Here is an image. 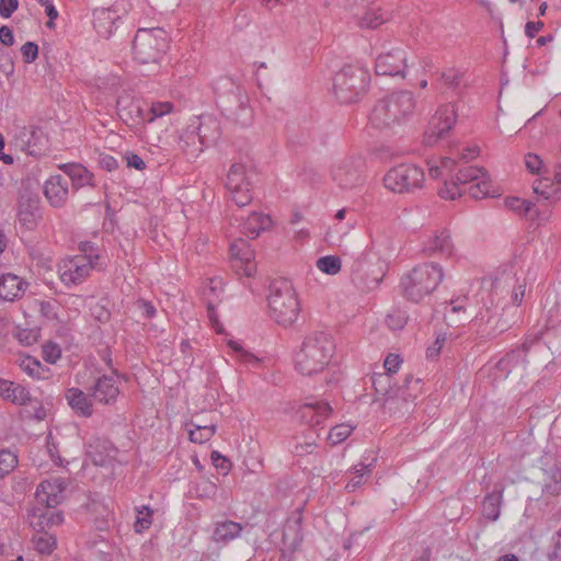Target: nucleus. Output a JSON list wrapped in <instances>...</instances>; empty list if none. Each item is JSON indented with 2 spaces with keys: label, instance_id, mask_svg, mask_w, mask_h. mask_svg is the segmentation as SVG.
Here are the masks:
<instances>
[{
  "label": "nucleus",
  "instance_id": "obj_12",
  "mask_svg": "<svg viewBox=\"0 0 561 561\" xmlns=\"http://www.w3.org/2000/svg\"><path fill=\"white\" fill-rule=\"evenodd\" d=\"M92 270L94 268L88 259L75 255L62 259L57 266L59 279L69 288L85 282Z\"/></svg>",
  "mask_w": 561,
  "mask_h": 561
},
{
  "label": "nucleus",
  "instance_id": "obj_28",
  "mask_svg": "<svg viewBox=\"0 0 561 561\" xmlns=\"http://www.w3.org/2000/svg\"><path fill=\"white\" fill-rule=\"evenodd\" d=\"M116 8L117 5H114L113 8H101L94 11L93 24L102 36L108 37L116 28V22L121 19Z\"/></svg>",
  "mask_w": 561,
  "mask_h": 561
},
{
  "label": "nucleus",
  "instance_id": "obj_23",
  "mask_svg": "<svg viewBox=\"0 0 561 561\" xmlns=\"http://www.w3.org/2000/svg\"><path fill=\"white\" fill-rule=\"evenodd\" d=\"M66 178L71 181V188L77 192L85 186L95 187L94 174L81 163L68 162L58 164Z\"/></svg>",
  "mask_w": 561,
  "mask_h": 561
},
{
  "label": "nucleus",
  "instance_id": "obj_59",
  "mask_svg": "<svg viewBox=\"0 0 561 561\" xmlns=\"http://www.w3.org/2000/svg\"><path fill=\"white\" fill-rule=\"evenodd\" d=\"M317 448L318 445L314 439H306L302 443H296L291 449V453L295 456L302 457L314 454Z\"/></svg>",
  "mask_w": 561,
  "mask_h": 561
},
{
  "label": "nucleus",
  "instance_id": "obj_16",
  "mask_svg": "<svg viewBox=\"0 0 561 561\" xmlns=\"http://www.w3.org/2000/svg\"><path fill=\"white\" fill-rule=\"evenodd\" d=\"M362 167L360 158H345L333 167L332 178L341 188H352L362 181Z\"/></svg>",
  "mask_w": 561,
  "mask_h": 561
},
{
  "label": "nucleus",
  "instance_id": "obj_5",
  "mask_svg": "<svg viewBox=\"0 0 561 561\" xmlns=\"http://www.w3.org/2000/svg\"><path fill=\"white\" fill-rule=\"evenodd\" d=\"M415 108L414 95L410 91H396L379 100L369 116L376 128H387L410 116Z\"/></svg>",
  "mask_w": 561,
  "mask_h": 561
},
{
  "label": "nucleus",
  "instance_id": "obj_36",
  "mask_svg": "<svg viewBox=\"0 0 561 561\" xmlns=\"http://www.w3.org/2000/svg\"><path fill=\"white\" fill-rule=\"evenodd\" d=\"M374 462L375 459H373L369 463L360 462L350 469V473L353 474V477L347 481L345 485V490L348 493L355 492L369 480L373 473Z\"/></svg>",
  "mask_w": 561,
  "mask_h": 561
},
{
  "label": "nucleus",
  "instance_id": "obj_52",
  "mask_svg": "<svg viewBox=\"0 0 561 561\" xmlns=\"http://www.w3.org/2000/svg\"><path fill=\"white\" fill-rule=\"evenodd\" d=\"M353 432V427L348 424H339L331 427L328 434V440L332 446L343 443L350 437Z\"/></svg>",
  "mask_w": 561,
  "mask_h": 561
},
{
  "label": "nucleus",
  "instance_id": "obj_2",
  "mask_svg": "<svg viewBox=\"0 0 561 561\" xmlns=\"http://www.w3.org/2000/svg\"><path fill=\"white\" fill-rule=\"evenodd\" d=\"M116 110L118 117L126 126L139 130L147 124H152L158 118L171 114L174 111V104L169 101H157L146 107L141 100L129 93H123L117 98Z\"/></svg>",
  "mask_w": 561,
  "mask_h": 561
},
{
  "label": "nucleus",
  "instance_id": "obj_61",
  "mask_svg": "<svg viewBox=\"0 0 561 561\" xmlns=\"http://www.w3.org/2000/svg\"><path fill=\"white\" fill-rule=\"evenodd\" d=\"M21 53H22L24 62L32 64L38 57V46L34 42H26L21 47Z\"/></svg>",
  "mask_w": 561,
  "mask_h": 561
},
{
  "label": "nucleus",
  "instance_id": "obj_47",
  "mask_svg": "<svg viewBox=\"0 0 561 561\" xmlns=\"http://www.w3.org/2000/svg\"><path fill=\"white\" fill-rule=\"evenodd\" d=\"M194 428L188 431L190 440L197 444L208 442L216 433L215 425H197L193 424Z\"/></svg>",
  "mask_w": 561,
  "mask_h": 561
},
{
  "label": "nucleus",
  "instance_id": "obj_62",
  "mask_svg": "<svg viewBox=\"0 0 561 561\" xmlns=\"http://www.w3.org/2000/svg\"><path fill=\"white\" fill-rule=\"evenodd\" d=\"M124 159L126 161L127 168L129 169H136L138 171H144L146 169V162L144 159L134 151H127L124 156Z\"/></svg>",
  "mask_w": 561,
  "mask_h": 561
},
{
  "label": "nucleus",
  "instance_id": "obj_44",
  "mask_svg": "<svg viewBox=\"0 0 561 561\" xmlns=\"http://www.w3.org/2000/svg\"><path fill=\"white\" fill-rule=\"evenodd\" d=\"M245 168L241 163H233L227 174L226 187L228 191H236L239 186L249 182L244 178Z\"/></svg>",
  "mask_w": 561,
  "mask_h": 561
},
{
  "label": "nucleus",
  "instance_id": "obj_58",
  "mask_svg": "<svg viewBox=\"0 0 561 561\" xmlns=\"http://www.w3.org/2000/svg\"><path fill=\"white\" fill-rule=\"evenodd\" d=\"M43 358L49 364H55L61 356V350L58 344L47 342L42 348Z\"/></svg>",
  "mask_w": 561,
  "mask_h": 561
},
{
  "label": "nucleus",
  "instance_id": "obj_6",
  "mask_svg": "<svg viewBox=\"0 0 561 561\" xmlns=\"http://www.w3.org/2000/svg\"><path fill=\"white\" fill-rule=\"evenodd\" d=\"M443 279L444 272L439 264L423 263L401 277L400 287L408 300L417 304L436 290Z\"/></svg>",
  "mask_w": 561,
  "mask_h": 561
},
{
  "label": "nucleus",
  "instance_id": "obj_53",
  "mask_svg": "<svg viewBox=\"0 0 561 561\" xmlns=\"http://www.w3.org/2000/svg\"><path fill=\"white\" fill-rule=\"evenodd\" d=\"M505 206L519 215H527L533 206V203L519 197L511 196L505 198Z\"/></svg>",
  "mask_w": 561,
  "mask_h": 561
},
{
  "label": "nucleus",
  "instance_id": "obj_34",
  "mask_svg": "<svg viewBox=\"0 0 561 561\" xmlns=\"http://www.w3.org/2000/svg\"><path fill=\"white\" fill-rule=\"evenodd\" d=\"M503 486L495 485V489L484 496L481 505V513L485 519L491 522L499 519L503 502Z\"/></svg>",
  "mask_w": 561,
  "mask_h": 561
},
{
  "label": "nucleus",
  "instance_id": "obj_35",
  "mask_svg": "<svg viewBox=\"0 0 561 561\" xmlns=\"http://www.w3.org/2000/svg\"><path fill=\"white\" fill-rule=\"evenodd\" d=\"M19 407H21L20 417L22 420L41 422L47 416L42 399L33 397L30 390L27 391V399H25L24 403L19 404Z\"/></svg>",
  "mask_w": 561,
  "mask_h": 561
},
{
  "label": "nucleus",
  "instance_id": "obj_46",
  "mask_svg": "<svg viewBox=\"0 0 561 561\" xmlns=\"http://www.w3.org/2000/svg\"><path fill=\"white\" fill-rule=\"evenodd\" d=\"M491 188L492 184L489 180L488 174L485 173L484 178H481L480 180L470 184L467 188V192L472 198L481 199L489 196H493Z\"/></svg>",
  "mask_w": 561,
  "mask_h": 561
},
{
  "label": "nucleus",
  "instance_id": "obj_24",
  "mask_svg": "<svg viewBox=\"0 0 561 561\" xmlns=\"http://www.w3.org/2000/svg\"><path fill=\"white\" fill-rule=\"evenodd\" d=\"M333 409L328 402L317 401L305 403L297 410L299 420L311 427L320 426L327 420Z\"/></svg>",
  "mask_w": 561,
  "mask_h": 561
},
{
  "label": "nucleus",
  "instance_id": "obj_33",
  "mask_svg": "<svg viewBox=\"0 0 561 561\" xmlns=\"http://www.w3.org/2000/svg\"><path fill=\"white\" fill-rule=\"evenodd\" d=\"M28 389L15 381L0 378V398L5 402L19 405L27 399Z\"/></svg>",
  "mask_w": 561,
  "mask_h": 561
},
{
  "label": "nucleus",
  "instance_id": "obj_10",
  "mask_svg": "<svg viewBox=\"0 0 561 561\" xmlns=\"http://www.w3.org/2000/svg\"><path fill=\"white\" fill-rule=\"evenodd\" d=\"M352 282L363 290L377 288L385 275L382 263L378 257L362 253L350 266Z\"/></svg>",
  "mask_w": 561,
  "mask_h": 561
},
{
  "label": "nucleus",
  "instance_id": "obj_8",
  "mask_svg": "<svg viewBox=\"0 0 561 561\" xmlns=\"http://www.w3.org/2000/svg\"><path fill=\"white\" fill-rule=\"evenodd\" d=\"M169 48L163 28H140L133 41L134 58L140 64L158 62Z\"/></svg>",
  "mask_w": 561,
  "mask_h": 561
},
{
  "label": "nucleus",
  "instance_id": "obj_1",
  "mask_svg": "<svg viewBox=\"0 0 561 561\" xmlns=\"http://www.w3.org/2000/svg\"><path fill=\"white\" fill-rule=\"evenodd\" d=\"M217 107L229 121L241 127L253 122V110L249 104L247 91L231 77H220L214 82Z\"/></svg>",
  "mask_w": 561,
  "mask_h": 561
},
{
  "label": "nucleus",
  "instance_id": "obj_49",
  "mask_svg": "<svg viewBox=\"0 0 561 561\" xmlns=\"http://www.w3.org/2000/svg\"><path fill=\"white\" fill-rule=\"evenodd\" d=\"M316 265L324 274L336 275L341 271L342 262L336 255H325L319 257Z\"/></svg>",
  "mask_w": 561,
  "mask_h": 561
},
{
  "label": "nucleus",
  "instance_id": "obj_32",
  "mask_svg": "<svg viewBox=\"0 0 561 561\" xmlns=\"http://www.w3.org/2000/svg\"><path fill=\"white\" fill-rule=\"evenodd\" d=\"M423 252L426 255H434L439 253L444 256H450L454 252V244L451 242L449 231L443 229L434 237L430 238L428 241L424 244Z\"/></svg>",
  "mask_w": 561,
  "mask_h": 561
},
{
  "label": "nucleus",
  "instance_id": "obj_51",
  "mask_svg": "<svg viewBox=\"0 0 561 561\" xmlns=\"http://www.w3.org/2000/svg\"><path fill=\"white\" fill-rule=\"evenodd\" d=\"M78 250L80 253L77 254L76 256H84L85 259H88L92 263L93 268L100 267V250L95 243L91 241H82L78 244Z\"/></svg>",
  "mask_w": 561,
  "mask_h": 561
},
{
  "label": "nucleus",
  "instance_id": "obj_29",
  "mask_svg": "<svg viewBox=\"0 0 561 561\" xmlns=\"http://www.w3.org/2000/svg\"><path fill=\"white\" fill-rule=\"evenodd\" d=\"M190 125L198 131V138L204 147L214 145L220 137L221 131L219 123L210 116L199 118Z\"/></svg>",
  "mask_w": 561,
  "mask_h": 561
},
{
  "label": "nucleus",
  "instance_id": "obj_42",
  "mask_svg": "<svg viewBox=\"0 0 561 561\" xmlns=\"http://www.w3.org/2000/svg\"><path fill=\"white\" fill-rule=\"evenodd\" d=\"M33 547L39 554L49 556L57 547V539L48 533L35 534L32 538Z\"/></svg>",
  "mask_w": 561,
  "mask_h": 561
},
{
  "label": "nucleus",
  "instance_id": "obj_48",
  "mask_svg": "<svg viewBox=\"0 0 561 561\" xmlns=\"http://www.w3.org/2000/svg\"><path fill=\"white\" fill-rule=\"evenodd\" d=\"M440 79L446 87L453 90H459L460 88L467 85V83L463 82L465 72L455 68L444 70L442 72Z\"/></svg>",
  "mask_w": 561,
  "mask_h": 561
},
{
  "label": "nucleus",
  "instance_id": "obj_41",
  "mask_svg": "<svg viewBox=\"0 0 561 561\" xmlns=\"http://www.w3.org/2000/svg\"><path fill=\"white\" fill-rule=\"evenodd\" d=\"M389 20V13L380 8L368 9L358 21L362 28L375 30Z\"/></svg>",
  "mask_w": 561,
  "mask_h": 561
},
{
  "label": "nucleus",
  "instance_id": "obj_39",
  "mask_svg": "<svg viewBox=\"0 0 561 561\" xmlns=\"http://www.w3.org/2000/svg\"><path fill=\"white\" fill-rule=\"evenodd\" d=\"M527 359L523 354V350L514 348L497 362L496 369L507 377L518 366L525 367Z\"/></svg>",
  "mask_w": 561,
  "mask_h": 561
},
{
  "label": "nucleus",
  "instance_id": "obj_37",
  "mask_svg": "<svg viewBox=\"0 0 561 561\" xmlns=\"http://www.w3.org/2000/svg\"><path fill=\"white\" fill-rule=\"evenodd\" d=\"M243 527L240 523L233 520L218 522L215 525L213 539L216 542L227 543L240 537Z\"/></svg>",
  "mask_w": 561,
  "mask_h": 561
},
{
  "label": "nucleus",
  "instance_id": "obj_18",
  "mask_svg": "<svg viewBox=\"0 0 561 561\" xmlns=\"http://www.w3.org/2000/svg\"><path fill=\"white\" fill-rule=\"evenodd\" d=\"M371 382L376 396H378L375 401H382L385 412H397L400 409L397 404L399 385H391V377L389 374H374Z\"/></svg>",
  "mask_w": 561,
  "mask_h": 561
},
{
  "label": "nucleus",
  "instance_id": "obj_54",
  "mask_svg": "<svg viewBox=\"0 0 561 561\" xmlns=\"http://www.w3.org/2000/svg\"><path fill=\"white\" fill-rule=\"evenodd\" d=\"M232 201L237 206L243 207L251 203L253 196L251 194L250 183L239 186L236 191H229Z\"/></svg>",
  "mask_w": 561,
  "mask_h": 561
},
{
  "label": "nucleus",
  "instance_id": "obj_60",
  "mask_svg": "<svg viewBox=\"0 0 561 561\" xmlns=\"http://www.w3.org/2000/svg\"><path fill=\"white\" fill-rule=\"evenodd\" d=\"M16 339L19 342L25 346H31L35 344L39 337L38 330L33 329H20L16 334Z\"/></svg>",
  "mask_w": 561,
  "mask_h": 561
},
{
  "label": "nucleus",
  "instance_id": "obj_45",
  "mask_svg": "<svg viewBox=\"0 0 561 561\" xmlns=\"http://www.w3.org/2000/svg\"><path fill=\"white\" fill-rule=\"evenodd\" d=\"M135 510L137 515L134 529L137 534H141L150 528L152 524L153 510L149 505L137 506Z\"/></svg>",
  "mask_w": 561,
  "mask_h": 561
},
{
  "label": "nucleus",
  "instance_id": "obj_63",
  "mask_svg": "<svg viewBox=\"0 0 561 561\" xmlns=\"http://www.w3.org/2000/svg\"><path fill=\"white\" fill-rule=\"evenodd\" d=\"M137 308L141 311V314L146 319H152L157 314V308L154 305L146 299H138L136 302Z\"/></svg>",
  "mask_w": 561,
  "mask_h": 561
},
{
  "label": "nucleus",
  "instance_id": "obj_40",
  "mask_svg": "<svg viewBox=\"0 0 561 561\" xmlns=\"http://www.w3.org/2000/svg\"><path fill=\"white\" fill-rule=\"evenodd\" d=\"M19 366L31 378L47 379L49 377L50 369L33 356L22 357Z\"/></svg>",
  "mask_w": 561,
  "mask_h": 561
},
{
  "label": "nucleus",
  "instance_id": "obj_43",
  "mask_svg": "<svg viewBox=\"0 0 561 561\" xmlns=\"http://www.w3.org/2000/svg\"><path fill=\"white\" fill-rule=\"evenodd\" d=\"M271 224L272 219L268 215L253 211L243 224V229L254 236H259V233L267 229Z\"/></svg>",
  "mask_w": 561,
  "mask_h": 561
},
{
  "label": "nucleus",
  "instance_id": "obj_15",
  "mask_svg": "<svg viewBox=\"0 0 561 561\" xmlns=\"http://www.w3.org/2000/svg\"><path fill=\"white\" fill-rule=\"evenodd\" d=\"M458 118L457 108L454 103H447L438 107L435 116L430 123V130L425 133L428 145L434 144L455 126Z\"/></svg>",
  "mask_w": 561,
  "mask_h": 561
},
{
  "label": "nucleus",
  "instance_id": "obj_11",
  "mask_svg": "<svg viewBox=\"0 0 561 561\" xmlns=\"http://www.w3.org/2000/svg\"><path fill=\"white\" fill-rule=\"evenodd\" d=\"M14 145L27 156L39 158L48 150V137L41 127L27 125L15 134Z\"/></svg>",
  "mask_w": 561,
  "mask_h": 561
},
{
  "label": "nucleus",
  "instance_id": "obj_3",
  "mask_svg": "<svg viewBox=\"0 0 561 561\" xmlns=\"http://www.w3.org/2000/svg\"><path fill=\"white\" fill-rule=\"evenodd\" d=\"M334 345L331 335L316 331L307 335L295 355V367L305 376L318 374L324 369L333 355Z\"/></svg>",
  "mask_w": 561,
  "mask_h": 561
},
{
  "label": "nucleus",
  "instance_id": "obj_57",
  "mask_svg": "<svg viewBox=\"0 0 561 561\" xmlns=\"http://www.w3.org/2000/svg\"><path fill=\"white\" fill-rule=\"evenodd\" d=\"M194 491L197 497L210 499L217 493V484L209 480H201L194 486Z\"/></svg>",
  "mask_w": 561,
  "mask_h": 561
},
{
  "label": "nucleus",
  "instance_id": "obj_4",
  "mask_svg": "<svg viewBox=\"0 0 561 561\" xmlns=\"http://www.w3.org/2000/svg\"><path fill=\"white\" fill-rule=\"evenodd\" d=\"M268 289L271 318L284 328L293 325L299 317L301 307L291 282L285 278L274 279Z\"/></svg>",
  "mask_w": 561,
  "mask_h": 561
},
{
  "label": "nucleus",
  "instance_id": "obj_20",
  "mask_svg": "<svg viewBox=\"0 0 561 561\" xmlns=\"http://www.w3.org/2000/svg\"><path fill=\"white\" fill-rule=\"evenodd\" d=\"M397 404L400 408L397 412H388L391 415L403 416L410 413L414 407V400L421 391V379L414 378L412 374H407L402 385L398 386Z\"/></svg>",
  "mask_w": 561,
  "mask_h": 561
},
{
  "label": "nucleus",
  "instance_id": "obj_19",
  "mask_svg": "<svg viewBox=\"0 0 561 561\" xmlns=\"http://www.w3.org/2000/svg\"><path fill=\"white\" fill-rule=\"evenodd\" d=\"M68 179L61 174L50 175L43 185V193L48 204L54 208H62L69 197Z\"/></svg>",
  "mask_w": 561,
  "mask_h": 561
},
{
  "label": "nucleus",
  "instance_id": "obj_25",
  "mask_svg": "<svg viewBox=\"0 0 561 561\" xmlns=\"http://www.w3.org/2000/svg\"><path fill=\"white\" fill-rule=\"evenodd\" d=\"M28 283L20 276L5 273L0 276V299L4 301H15L23 297Z\"/></svg>",
  "mask_w": 561,
  "mask_h": 561
},
{
  "label": "nucleus",
  "instance_id": "obj_30",
  "mask_svg": "<svg viewBox=\"0 0 561 561\" xmlns=\"http://www.w3.org/2000/svg\"><path fill=\"white\" fill-rule=\"evenodd\" d=\"M89 396L79 388H69L66 392L69 407L80 417L88 419L93 414V405Z\"/></svg>",
  "mask_w": 561,
  "mask_h": 561
},
{
  "label": "nucleus",
  "instance_id": "obj_26",
  "mask_svg": "<svg viewBox=\"0 0 561 561\" xmlns=\"http://www.w3.org/2000/svg\"><path fill=\"white\" fill-rule=\"evenodd\" d=\"M115 445L107 438L95 437L88 446V454L96 466H106L117 455Z\"/></svg>",
  "mask_w": 561,
  "mask_h": 561
},
{
  "label": "nucleus",
  "instance_id": "obj_50",
  "mask_svg": "<svg viewBox=\"0 0 561 561\" xmlns=\"http://www.w3.org/2000/svg\"><path fill=\"white\" fill-rule=\"evenodd\" d=\"M18 455L10 449H0V479H3L18 466Z\"/></svg>",
  "mask_w": 561,
  "mask_h": 561
},
{
  "label": "nucleus",
  "instance_id": "obj_56",
  "mask_svg": "<svg viewBox=\"0 0 561 561\" xmlns=\"http://www.w3.org/2000/svg\"><path fill=\"white\" fill-rule=\"evenodd\" d=\"M407 322L408 314L400 309L392 310L386 318V323L391 330H401Z\"/></svg>",
  "mask_w": 561,
  "mask_h": 561
},
{
  "label": "nucleus",
  "instance_id": "obj_64",
  "mask_svg": "<svg viewBox=\"0 0 561 561\" xmlns=\"http://www.w3.org/2000/svg\"><path fill=\"white\" fill-rule=\"evenodd\" d=\"M549 560H561V528L552 537L551 550L548 552Z\"/></svg>",
  "mask_w": 561,
  "mask_h": 561
},
{
  "label": "nucleus",
  "instance_id": "obj_14",
  "mask_svg": "<svg viewBox=\"0 0 561 561\" xmlns=\"http://www.w3.org/2000/svg\"><path fill=\"white\" fill-rule=\"evenodd\" d=\"M407 68L408 53L401 47L380 54L375 62V71L377 76L404 78Z\"/></svg>",
  "mask_w": 561,
  "mask_h": 561
},
{
  "label": "nucleus",
  "instance_id": "obj_27",
  "mask_svg": "<svg viewBox=\"0 0 561 561\" xmlns=\"http://www.w3.org/2000/svg\"><path fill=\"white\" fill-rule=\"evenodd\" d=\"M64 484L59 480L43 481L36 490V497L39 502L45 503L47 507L53 508L60 504L64 499Z\"/></svg>",
  "mask_w": 561,
  "mask_h": 561
},
{
  "label": "nucleus",
  "instance_id": "obj_55",
  "mask_svg": "<svg viewBox=\"0 0 561 561\" xmlns=\"http://www.w3.org/2000/svg\"><path fill=\"white\" fill-rule=\"evenodd\" d=\"M468 300L469 298L467 296H462L457 297L456 299H451L449 302H447L444 312L445 318H451L454 314H458L460 312L466 313Z\"/></svg>",
  "mask_w": 561,
  "mask_h": 561
},
{
  "label": "nucleus",
  "instance_id": "obj_21",
  "mask_svg": "<svg viewBox=\"0 0 561 561\" xmlns=\"http://www.w3.org/2000/svg\"><path fill=\"white\" fill-rule=\"evenodd\" d=\"M18 219L23 228L34 230L42 219V206L38 196L22 195L18 207Z\"/></svg>",
  "mask_w": 561,
  "mask_h": 561
},
{
  "label": "nucleus",
  "instance_id": "obj_7",
  "mask_svg": "<svg viewBox=\"0 0 561 561\" xmlns=\"http://www.w3.org/2000/svg\"><path fill=\"white\" fill-rule=\"evenodd\" d=\"M370 73L359 62L344 65L333 78V91L340 103L357 102L368 91Z\"/></svg>",
  "mask_w": 561,
  "mask_h": 561
},
{
  "label": "nucleus",
  "instance_id": "obj_22",
  "mask_svg": "<svg viewBox=\"0 0 561 561\" xmlns=\"http://www.w3.org/2000/svg\"><path fill=\"white\" fill-rule=\"evenodd\" d=\"M89 394L96 402L102 404H113L119 394V385L114 376L103 375L99 377L89 389Z\"/></svg>",
  "mask_w": 561,
  "mask_h": 561
},
{
  "label": "nucleus",
  "instance_id": "obj_31",
  "mask_svg": "<svg viewBox=\"0 0 561 561\" xmlns=\"http://www.w3.org/2000/svg\"><path fill=\"white\" fill-rule=\"evenodd\" d=\"M178 146L184 154L193 158L198 157L205 148L198 138V131H196L191 125L179 134Z\"/></svg>",
  "mask_w": 561,
  "mask_h": 561
},
{
  "label": "nucleus",
  "instance_id": "obj_9",
  "mask_svg": "<svg viewBox=\"0 0 561 561\" xmlns=\"http://www.w3.org/2000/svg\"><path fill=\"white\" fill-rule=\"evenodd\" d=\"M425 173L416 164L401 163L391 168L383 176L385 186L399 194L414 193L423 187Z\"/></svg>",
  "mask_w": 561,
  "mask_h": 561
},
{
  "label": "nucleus",
  "instance_id": "obj_38",
  "mask_svg": "<svg viewBox=\"0 0 561 561\" xmlns=\"http://www.w3.org/2000/svg\"><path fill=\"white\" fill-rule=\"evenodd\" d=\"M237 245H231L233 255L232 266L240 276L252 277L256 272V264L251 260V252L245 250L244 253L236 252Z\"/></svg>",
  "mask_w": 561,
  "mask_h": 561
},
{
  "label": "nucleus",
  "instance_id": "obj_17",
  "mask_svg": "<svg viewBox=\"0 0 561 561\" xmlns=\"http://www.w3.org/2000/svg\"><path fill=\"white\" fill-rule=\"evenodd\" d=\"M474 324L479 325L478 333L484 340H492L510 329L507 320L493 313L489 308L480 310L474 317Z\"/></svg>",
  "mask_w": 561,
  "mask_h": 561
},
{
  "label": "nucleus",
  "instance_id": "obj_13",
  "mask_svg": "<svg viewBox=\"0 0 561 561\" xmlns=\"http://www.w3.org/2000/svg\"><path fill=\"white\" fill-rule=\"evenodd\" d=\"M485 176V170L473 165H466L458 170L456 180L445 181L438 194L444 199H455L467 192V185Z\"/></svg>",
  "mask_w": 561,
  "mask_h": 561
}]
</instances>
